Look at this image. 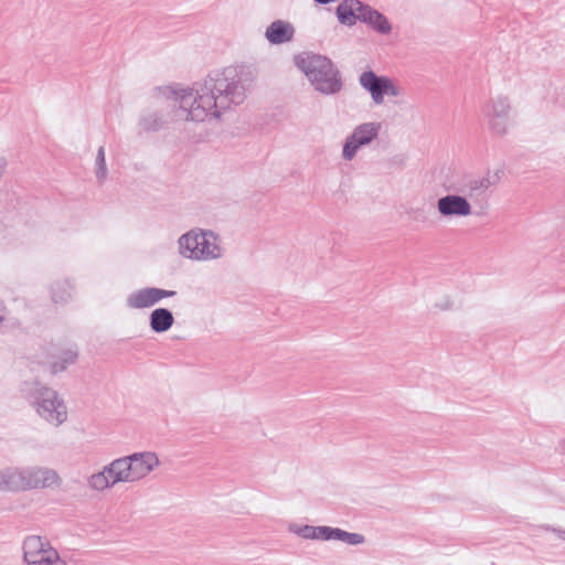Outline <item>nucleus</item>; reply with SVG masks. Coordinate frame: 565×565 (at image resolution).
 Returning a JSON list of instances; mask_svg holds the SVG:
<instances>
[{
    "label": "nucleus",
    "instance_id": "nucleus-11",
    "mask_svg": "<svg viewBox=\"0 0 565 565\" xmlns=\"http://www.w3.org/2000/svg\"><path fill=\"white\" fill-rule=\"evenodd\" d=\"M177 295L174 290H167L158 287H143L131 291L126 297V307L134 310L148 309L159 303L164 298Z\"/></svg>",
    "mask_w": 565,
    "mask_h": 565
},
{
    "label": "nucleus",
    "instance_id": "nucleus-24",
    "mask_svg": "<svg viewBox=\"0 0 565 565\" xmlns=\"http://www.w3.org/2000/svg\"><path fill=\"white\" fill-rule=\"evenodd\" d=\"M18 326V320L11 316L6 305L0 301V333H7Z\"/></svg>",
    "mask_w": 565,
    "mask_h": 565
},
{
    "label": "nucleus",
    "instance_id": "nucleus-18",
    "mask_svg": "<svg viewBox=\"0 0 565 565\" xmlns=\"http://www.w3.org/2000/svg\"><path fill=\"white\" fill-rule=\"evenodd\" d=\"M173 323V313L167 308H156L149 315V327L154 333L167 332Z\"/></svg>",
    "mask_w": 565,
    "mask_h": 565
},
{
    "label": "nucleus",
    "instance_id": "nucleus-3",
    "mask_svg": "<svg viewBox=\"0 0 565 565\" xmlns=\"http://www.w3.org/2000/svg\"><path fill=\"white\" fill-rule=\"evenodd\" d=\"M295 64L320 94L329 96L341 92L343 83L340 71L327 56L302 53L295 57Z\"/></svg>",
    "mask_w": 565,
    "mask_h": 565
},
{
    "label": "nucleus",
    "instance_id": "nucleus-13",
    "mask_svg": "<svg viewBox=\"0 0 565 565\" xmlns=\"http://www.w3.org/2000/svg\"><path fill=\"white\" fill-rule=\"evenodd\" d=\"M118 471L116 461L113 460L110 463L105 466L102 471L93 473L87 479V484L95 491H104L117 483H122V479H120Z\"/></svg>",
    "mask_w": 565,
    "mask_h": 565
},
{
    "label": "nucleus",
    "instance_id": "nucleus-5",
    "mask_svg": "<svg viewBox=\"0 0 565 565\" xmlns=\"http://www.w3.org/2000/svg\"><path fill=\"white\" fill-rule=\"evenodd\" d=\"M23 392L28 403L47 424L58 427L67 420V406L55 390L33 383Z\"/></svg>",
    "mask_w": 565,
    "mask_h": 565
},
{
    "label": "nucleus",
    "instance_id": "nucleus-26",
    "mask_svg": "<svg viewBox=\"0 0 565 565\" xmlns=\"http://www.w3.org/2000/svg\"><path fill=\"white\" fill-rule=\"evenodd\" d=\"M454 302L449 297H444L440 301L435 303V307L441 311L450 310Z\"/></svg>",
    "mask_w": 565,
    "mask_h": 565
},
{
    "label": "nucleus",
    "instance_id": "nucleus-15",
    "mask_svg": "<svg viewBox=\"0 0 565 565\" xmlns=\"http://www.w3.org/2000/svg\"><path fill=\"white\" fill-rule=\"evenodd\" d=\"M366 3L360 0H343L335 8V15L341 25L353 26L360 21Z\"/></svg>",
    "mask_w": 565,
    "mask_h": 565
},
{
    "label": "nucleus",
    "instance_id": "nucleus-21",
    "mask_svg": "<svg viewBox=\"0 0 565 565\" xmlns=\"http://www.w3.org/2000/svg\"><path fill=\"white\" fill-rule=\"evenodd\" d=\"M77 356L78 352L74 348L63 350L57 359L51 363V372L53 374H57L65 371L68 365H72L76 362Z\"/></svg>",
    "mask_w": 565,
    "mask_h": 565
},
{
    "label": "nucleus",
    "instance_id": "nucleus-9",
    "mask_svg": "<svg viewBox=\"0 0 565 565\" xmlns=\"http://www.w3.org/2000/svg\"><path fill=\"white\" fill-rule=\"evenodd\" d=\"M360 86L366 90L375 105H382L385 96L398 97L403 88L391 77L365 71L359 76Z\"/></svg>",
    "mask_w": 565,
    "mask_h": 565
},
{
    "label": "nucleus",
    "instance_id": "nucleus-1",
    "mask_svg": "<svg viewBox=\"0 0 565 565\" xmlns=\"http://www.w3.org/2000/svg\"><path fill=\"white\" fill-rule=\"evenodd\" d=\"M254 70L246 65L228 66L210 73L190 87L168 88L177 107L175 116L194 122L218 121L232 106L243 104L255 82Z\"/></svg>",
    "mask_w": 565,
    "mask_h": 565
},
{
    "label": "nucleus",
    "instance_id": "nucleus-16",
    "mask_svg": "<svg viewBox=\"0 0 565 565\" xmlns=\"http://www.w3.org/2000/svg\"><path fill=\"white\" fill-rule=\"evenodd\" d=\"M295 35L294 25L285 20H275L266 29L265 38L270 44L290 42Z\"/></svg>",
    "mask_w": 565,
    "mask_h": 565
},
{
    "label": "nucleus",
    "instance_id": "nucleus-19",
    "mask_svg": "<svg viewBox=\"0 0 565 565\" xmlns=\"http://www.w3.org/2000/svg\"><path fill=\"white\" fill-rule=\"evenodd\" d=\"M75 291L74 282L68 279H57L51 285V298L55 303H66L72 300Z\"/></svg>",
    "mask_w": 565,
    "mask_h": 565
},
{
    "label": "nucleus",
    "instance_id": "nucleus-20",
    "mask_svg": "<svg viewBox=\"0 0 565 565\" xmlns=\"http://www.w3.org/2000/svg\"><path fill=\"white\" fill-rule=\"evenodd\" d=\"M164 124L163 116L154 109H146L141 113L138 126L142 131H158Z\"/></svg>",
    "mask_w": 565,
    "mask_h": 565
},
{
    "label": "nucleus",
    "instance_id": "nucleus-12",
    "mask_svg": "<svg viewBox=\"0 0 565 565\" xmlns=\"http://www.w3.org/2000/svg\"><path fill=\"white\" fill-rule=\"evenodd\" d=\"M436 207L444 218L467 217L472 213V206L468 199L456 193L439 198Z\"/></svg>",
    "mask_w": 565,
    "mask_h": 565
},
{
    "label": "nucleus",
    "instance_id": "nucleus-14",
    "mask_svg": "<svg viewBox=\"0 0 565 565\" xmlns=\"http://www.w3.org/2000/svg\"><path fill=\"white\" fill-rule=\"evenodd\" d=\"M318 541H340L351 546H358L365 542V537L360 533H351L340 527L319 525Z\"/></svg>",
    "mask_w": 565,
    "mask_h": 565
},
{
    "label": "nucleus",
    "instance_id": "nucleus-4",
    "mask_svg": "<svg viewBox=\"0 0 565 565\" xmlns=\"http://www.w3.org/2000/svg\"><path fill=\"white\" fill-rule=\"evenodd\" d=\"M178 253L193 262H210L223 257L221 237L211 230L194 227L178 238Z\"/></svg>",
    "mask_w": 565,
    "mask_h": 565
},
{
    "label": "nucleus",
    "instance_id": "nucleus-2",
    "mask_svg": "<svg viewBox=\"0 0 565 565\" xmlns=\"http://www.w3.org/2000/svg\"><path fill=\"white\" fill-rule=\"evenodd\" d=\"M62 486L57 471L46 466H8L0 469V492L56 489Z\"/></svg>",
    "mask_w": 565,
    "mask_h": 565
},
{
    "label": "nucleus",
    "instance_id": "nucleus-25",
    "mask_svg": "<svg viewBox=\"0 0 565 565\" xmlns=\"http://www.w3.org/2000/svg\"><path fill=\"white\" fill-rule=\"evenodd\" d=\"M95 175L99 183H103L108 175V169L106 166L105 148L100 146L97 150L95 160Z\"/></svg>",
    "mask_w": 565,
    "mask_h": 565
},
{
    "label": "nucleus",
    "instance_id": "nucleus-28",
    "mask_svg": "<svg viewBox=\"0 0 565 565\" xmlns=\"http://www.w3.org/2000/svg\"><path fill=\"white\" fill-rule=\"evenodd\" d=\"M7 167H8L7 159L4 157H0V180L2 179V177L4 175V173L7 171Z\"/></svg>",
    "mask_w": 565,
    "mask_h": 565
},
{
    "label": "nucleus",
    "instance_id": "nucleus-23",
    "mask_svg": "<svg viewBox=\"0 0 565 565\" xmlns=\"http://www.w3.org/2000/svg\"><path fill=\"white\" fill-rule=\"evenodd\" d=\"M492 184L493 181L489 175H483L471 178L467 183V188L471 195H480L484 193Z\"/></svg>",
    "mask_w": 565,
    "mask_h": 565
},
{
    "label": "nucleus",
    "instance_id": "nucleus-22",
    "mask_svg": "<svg viewBox=\"0 0 565 565\" xmlns=\"http://www.w3.org/2000/svg\"><path fill=\"white\" fill-rule=\"evenodd\" d=\"M288 531L303 540L318 541L319 525L290 523Z\"/></svg>",
    "mask_w": 565,
    "mask_h": 565
},
{
    "label": "nucleus",
    "instance_id": "nucleus-8",
    "mask_svg": "<svg viewBox=\"0 0 565 565\" xmlns=\"http://www.w3.org/2000/svg\"><path fill=\"white\" fill-rule=\"evenodd\" d=\"M22 550L24 565H67L45 537H25Z\"/></svg>",
    "mask_w": 565,
    "mask_h": 565
},
{
    "label": "nucleus",
    "instance_id": "nucleus-17",
    "mask_svg": "<svg viewBox=\"0 0 565 565\" xmlns=\"http://www.w3.org/2000/svg\"><path fill=\"white\" fill-rule=\"evenodd\" d=\"M360 22L365 23L373 31L382 35H388L393 30L388 19L369 4H366L364 12L360 15Z\"/></svg>",
    "mask_w": 565,
    "mask_h": 565
},
{
    "label": "nucleus",
    "instance_id": "nucleus-27",
    "mask_svg": "<svg viewBox=\"0 0 565 565\" xmlns=\"http://www.w3.org/2000/svg\"><path fill=\"white\" fill-rule=\"evenodd\" d=\"M543 529H544L545 531H551V532L555 533V534H556V536H557L559 540L565 541V530L556 529V527H552V526H550V525H545V526H543Z\"/></svg>",
    "mask_w": 565,
    "mask_h": 565
},
{
    "label": "nucleus",
    "instance_id": "nucleus-6",
    "mask_svg": "<svg viewBox=\"0 0 565 565\" xmlns=\"http://www.w3.org/2000/svg\"><path fill=\"white\" fill-rule=\"evenodd\" d=\"M122 483L138 482L159 467L160 460L153 451L134 452L115 459Z\"/></svg>",
    "mask_w": 565,
    "mask_h": 565
},
{
    "label": "nucleus",
    "instance_id": "nucleus-10",
    "mask_svg": "<svg viewBox=\"0 0 565 565\" xmlns=\"http://www.w3.org/2000/svg\"><path fill=\"white\" fill-rule=\"evenodd\" d=\"M381 129L382 124L379 121H367L358 125L344 140L342 159L344 161L353 160L362 147L369 146L377 139Z\"/></svg>",
    "mask_w": 565,
    "mask_h": 565
},
{
    "label": "nucleus",
    "instance_id": "nucleus-7",
    "mask_svg": "<svg viewBox=\"0 0 565 565\" xmlns=\"http://www.w3.org/2000/svg\"><path fill=\"white\" fill-rule=\"evenodd\" d=\"M481 111L487 127L493 136L503 137L508 134L512 111L509 97L501 94L490 96Z\"/></svg>",
    "mask_w": 565,
    "mask_h": 565
}]
</instances>
